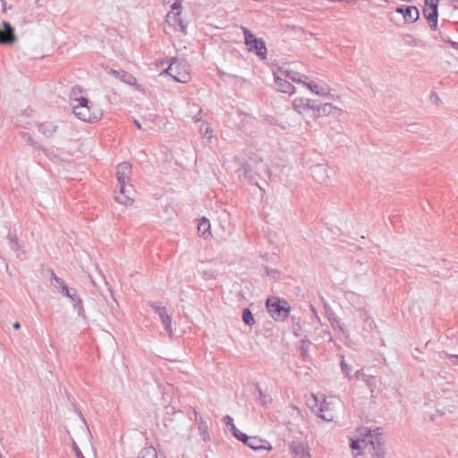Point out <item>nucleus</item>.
<instances>
[{"mask_svg": "<svg viewBox=\"0 0 458 458\" xmlns=\"http://www.w3.org/2000/svg\"><path fill=\"white\" fill-rule=\"evenodd\" d=\"M236 173L240 179H245L250 183L257 185L261 191H264V189L259 186L258 178L274 180L272 171L261 158L259 160L257 158H251L250 163L245 162L242 164V167H240Z\"/></svg>", "mask_w": 458, "mask_h": 458, "instance_id": "obj_1", "label": "nucleus"}, {"mask_svg": "<svg viewBox=\"0 0 458 458\" xmlns=\"http://www.w3.org/2000/svg\"><path fill=\"white\" fill-rule=\"evenodd\" d=\"M81 92V89L79 86L72 87L70 97L72 100L77 102L76 105H72L73 114L79 119L88 123H94L100 119L102 113L99 110L91 111V107L89 104V101L85 97H77L78 93Z\"/></svg>", "mask_w": 458, "mask_h": 458, "instance_id": "obj_2", "label": "nucleus"}, {"mask_svg": "<svg viewBox=\"0 0 458 458\" xmlns=\"http://www.w3.org/2000/svg\"><path fill=\"white\" fill-rule=\"evenodd\" d=\"M131 172V165L129 162H122L116 167V179L120 189V194L115 197V199L120 204H123L125 206L131 205L133 201L129 196L132 185L129 184L127 187Z\"/></svg>", "mask_w": 458, "mask_h": 458, "instance_id": "obj_3", "label": "nucleus"}, {"mask_svg": "<svg viewBox=\"0 0 458 458\" xmlns=\"http://www.w3.org/2000/svg\"><path fill=\"white\" fill-rule=\"evenodd\" d=\"M266 308L271 318L276 321H284L289 317L291 311L289 302L276 296L267 299Z\"/></svg>", "mask_w": 458, "mask_h": 458, "instance_id": "obj_4", "label": "nucleus"}, {"mask_svg": "<svg viewBox=\"0 0 458 458\" xmlns=\"http://www.w3.org/2000/svg\"><path fill=\"white\" fill-rule=\"evenodd\" d=\"M374 433L375 430L369 429L361 442L372 458H384L386 454L384 443L380 441V436Z\"/></svg>", "mask_w": 458, "mask_h": 458, "instance_id": "obj_5", "label": "nucleus"}, {"mask_svg": "<svg viewBox=\"0 0 458 458\" xmlns=\"http://www.w3.org/2000/svg\"><path fill=\"white\" fill-rule=\"evenodd\" d=\"M245 45L250 52L255 53L261 60L267 58L266 43L261 38H256L255 35L247 28L242 27Z\"/></svg>", "mask_w": 458, "mask_h": 458, "instance_id": "obj_6", "label": "nucleus"}, {"mask_svg": "<svg viewBox=\"0 0 458 458\" xmlns=\"http://www.w3.org/2000/svg\"><path fill=\"white\" fill-rule=\"evenodd\" d=\"M171 9L165 16L166 22L174 30L186 34L188 23L181 18L182 0H175L171 5Z\"/></svg>", "mask_w": 458, "mask_h": 458, "instance_id": "obj_7", "label": "nucleus"}, {"mask_svg": "<svg viewBox=\"0 0 458 458\" xmlns=\"http://www.w3.org/2000/svg\"><path fill=\"white\" fill-rule=\"evenodd\" d=\"M149 307L157 313L164 326L165 330L169 334V335H173V327H172V317L168 313L166 308L162 306L160 303L156 301H149Z\"/></svg>", "mask_w": 458, "mask_h": 458, "instance_id": "obj_8", "label": "nucleus"}, {"mask_svg": "<svg viewBox=\"0 0 458 458\" xmlns=\"http://www.w3.org/2000/svg\"><path fill=\"white\" fill-rule=\"evenodd\" d=\"M181 64H177V61L174 60L170 64L167 69L165 70L166 74H169L175 81L181 83H186L191 79L190 73L185 70H180L179 66ZM185 65H182L184 68Z\"/></svg>", "mask_w": 458, "mask_h": 458, "instance_id": "obj_9", "label": "nucleus"}, {"mask_svg": "<svg viewBox=\"0 0 458 458\" xmlns=\"http://www.w3.org/2000/svg\"><path fill=\"white\" fill-rule=\"evenodd\" d=\"M395 12L403 15L405 23H414L420 18L419 9L414 5H401Z\"/></svg>", "mask_w": 458, "mask_h": 458, "instance_id": "obj_10", "label": "nucleus"}, {"mask_svg": "<svg viewBox=\"0 0 458 458\" xmlns=\"http://www.w3.org/2000/svg\"><path fill=\"white\" fill-rule=\"evenodd\" d=\"M344 299L356 311H362L366 307L364 297L352 291L345 292Z\"/></svg>", "mask_w": 458, "mask_h": 458, "instance_id": "obj_11", "label": "nucleus"}, {"mask_svg": "<svg viewBox=\"0 0 458 458\" xmlns=\"http://www.w3.org/2000/svg\"><path fill=\"white\" fill-rule=\"evenodd\" d=\"M315 106V100L305 98H297L293 101V109L299 114L310 113L312 114L313 108Z\"/></svg>", "mask_w": 458, "mask_h": 458, "instance_id": "obj_12", "label": "nucleus"}, {"mask_svg": "<svg viewBox=\"0 0 458 458\" xmlns=\"http://www.w3.org/2000/svg\"><path fill=\"white\" fill-rule=\"evenodd\" d=\"M335 110H336V107L335 106H333V104H331V103L318 104V102L315 100V106L313 108L312 114H310L309 116L316 119L320 116L329 115Z\"/></svg>", "mask_w": 458, "mask_h": 458, "instance_id": "obj_13", "label": "nucleus"}, {"mask_svg": "<svg viewBox=\"0 0 458 458\" xmlns=\"http://www.w3.org/2000/svg\"><path fill=\"white\" fill-rule=\"evenodd\" d=\"M247 446L256 452L273 450V446L270 442L256 436L250 437Z\"/></svg>", "mask_w": 458, "mask_h": 458, "instance_id": "obj_14", "label": "nucleus"}, {"mask_svg": "<svg viewBox=\"0 0 458 458\" xmlns=\"http://www.w3.org/2000/svg\"><path fill=\"white\" fill-rule=\"evenodd\" d=\"M311 175L319 183L327 182L329 180L328 167L326 165L318 164L311 167Z\"/></svg>", "mask_w": 458, "mask_h": 458, "instance_id": "obj_15", "label": "nucleus"}, {"mask_svg": "<svg viewBox=\"0 0 458 458\" xmlns=\"http://www.w3.org/2000/svg\"><path fill=\"white\" fill-rule=\"evenodd\" d=\"M313 402L315 403L313 406H310L311 411L317 414L319 418L326 421H332L334 417L331 413H327V403H318L317 398L313 395Z\"/></svg>", "mask_w": 458, "mask_h": 458, "instance_id": "obj_16", "label": "nucleus"}, {"mask_svg": "<svg viewBox=\"0 0 458 458\" xmlns=\"http://www.w3.org/2000/svg\"><path fill=\"white\" fill-rule=\"evenodd\" d=\"M274 82L278 91L292 95L295 91V87L291 84L285 78H282L274 74Z\"/></svg>", "mask_w": 458, "mask_h": 458, "instance_id": "obj_17", "label": "nucleus"}, {"mask_svg": "<svg viewBox=\"0 0 458 458\" xmlns=\"http://www.w3.org/2000/svg\"><path fill=\"white\" fill-rule=\"evenodd\" d=\"M290 450L297 458H308L310 456L307 445L300 441H293L290 445Z\"/></svg>", "mask_w": 458, "mask_h": 458, "instance_id": "obj_18", "label": "nucleus"}, {"mask_svg": "<svg viewBox=\"0 0 458 458\" xmlns=\"http://www.w3.org/2000/svg\"><path fill=\"white\" fill-rule=\"evenodd\" d=\"M355 377L362 380L367 386L370 389L371 393L374 392L377 387V380L375 376L365 374L362 369H359L355 372Z\"/></svg>", "mask_w": 458, "mask_h": 458, "instance_id": "obj_19", "label": "nucleus"}, {"mask_svg": "<svg viewBox=\"0 0 458 458\" xmlns=\"http://www.w3.org/2000/svg\"><path fill=\"white\" fill-rule=\"evenodd\" d=\"M279 72L284 76L285 79L291 80L293 82L296 83H302L305 81L303 79H308V77L304 74H301L296 71L290 70V69H279Z\"/></svg>", "mask_w": 458, "mask_h": 458, "instance_id": "obj_20", "label": "nucleus"}, {"mask_svg": "<svg viewBox=\"0 0 458 458\" xmlns=\"http://www.w3.org/2000/svg\"><path fill=\"white\" fill-rule=\"evenodd\" d=\"M198 233L200 237L208 240L212 237L211 225L208 219L202 217L198 223Z\"/></svg>", "mask_w": 458, "mask_h": 458, "instance_id": "obj_21", "label": "nucleus"}, {"mask_svg": "<svg viewBox=\"0 0 458 458\" xmlns=\"http://www.w3.org/2000/svg\"><path fill=\"white\" fill-rule=\"evenodd\" d=\"M311 345V342L308 339V337L305 335L303 338L301 339L297 345V349L300 352L301 358L304 360H310V347Z\"/></svg>", "mask_w": 458, "mask_h": 458, "instance_id": "obj_22", "label": "nucleus"}, {"mask_svg": "<svg viewBox=\"0 0 458 458\" xmlns=\"http://www.w3.org/2000/svg\"><path fill=\"white\" fill-rule=\"evenodd\" d=\"M422 13L424 17L428 21L430 29L436 30L437 29L438 10L423 8Z\"/></svg>", "mask_w": 458, "mask_h": 458, "instance_id": "obj_23", "label": "nucleus"}, {"mask_svg": "<svg viewBox=\"0 0 458 458\" xmlns=\"http://www.w3.org/2000/svg\"><path fill=\"white\" fill-rule=\"evenodd\" d=\"M58 126L52 122H44L38 124V131L44 136L50 138L57 131Z\"/></svg>", "mask_w": 458, "mask_h": 458, "instance_id": "obj_24", "label": "nucleus"}, {"mask_svg": "<svg viewBox=\"0 0 458 458\" xmlns=\"http://www.w3.org/2000/svg\"><path fill=\"white\" fill-rule=\"evenodd\" d=\"M303 85H305L308 89H310L311 92L318 96H328L329 95V88L328 87H321L314 81L307 82L304 81Z\"/></svg>", "mask_w": 458, "mask_h": 458, "instance_id": "obj_25", "label": "nucleus"}, {"mask_svg": "<svg viewBox=\"0 0 458 458\" xmlns=\"http://www.w3.org/2000/svg\"><path fill=\"white\" fill-rule=\"evenodd\" d=\"M72 302V308L77 312L78 316L82 318L83 319H86V314L83 307L82 300L80 296L76 297Z\"/></svg>", "mask_w": 458, "mask_h": 458, "instance_id": "obj_26", "label": "nucleus"}, {"mask_svg": "<svg viewBox=\"0 0 458 458\" xmlns=\"http://www.w3.org/2000/svg\"><path fill=\"white\" fill-rule=\"evenodd\" d=\"M327 318L331 324V327L334 329L339 328L344 333V328H343L339 319L337 318L335 313L331 309H329V310L327 309Z\"/></svg>", "mask_w": 458, "mask_h": 458, "instance_id": "obj_27", "label": "nucleus"}, {"mask_svg": "<svg viewBox=\"0 0 458 458\" xmlns=\"http://www.w3.org/2000/svg\"><path fill=\"white\" fill-rule=\"evenodd\" d=\"M138 458H157V452L153 446H147L140 452Z\"/></svg>", "mask_w": 458, "mask_h": 458, "instance_id": "obj_28", "label": "nucleus"}, {"mask_svg": "<svg viewBox=\"0 0 458 458\" xmlns=\"http://www.w3.org/2000/svg\"><path fill=\"white\" fill-rule=\"evenodd\" d=\"M242 321L245 325L251 327L255 324V319L251 310L249 308H245L242 310Z\"/></svg>", "mask_w": 458, "mask_h": 458, "instance_id": "obj_29", "label": "nucleus"}, {"mask_svg": "<svg viewBox=\"0 0 458 458\" xmlns=\"http://www.w3.org/2000/svg\"><path fill=\"white\" fill-rule=\"evenodd\" d=\"M292 170V167L289 165H283L280 169V176L279 181L284 184L290 183V180L288 179L289 173Z\"/></svg>", "mask_w": 458, "mask_h": 458, "instance_id": "obj_30", "label": "nucleus"}, {"mask_svg": "<svg viewBox=\"0 0 458 458\" xmlns=\"http://www.w3.org/2000/svg\"><path fill=\"white\" fill-rule=\"evenodd\" d=\"M60 293L65 297H67L68 299L72 301H73L76 297H78V293H77V290L74 289V288H70L67 286H64L63 287V290H60Z\"/></svg>", "mask_w": 458, "mask_h": 458, "instance_id": "obj_31", "label": "nucleus"}, {"mask_svg": "<svg viewBox=\"0 0 458 458\" xmlns=\"http://www.w3.org/2000/svg\"><path fill=\"white\" fill-rule=\"evenodd\" d=\"M7 239L10 243V248L13 251H18L21 249V244L19 242L18 237L15 234H12L11 233H8Z\"/></svg>", "mask_w": 458, "mask_h": 458, "instance_id": "obj_32", "label": "nucleus"}, {"mask_svg": "<svg viewBox=\"0 0 458 458\" xmlns=\"http://www.w3.org/2000/svg\"><path fill=\"white\" fill-rule=\"evenodd\" d=\"M232 434L237 440L241 441L242 443L247 445V443L249 442V439L250 437V436L242 432L236 427H233V431L232 432Z\"/></svg>", "mask_w": 458, "mask_h": 458, "instance_id": "obj_33", "label": "nucleus"}, {"mask_svg": "<svg viewBox=\"0 0 458 458\" xmlns=\"http://www.w3.org/2000/svg\"><path fill=\"white\" fill-rule=\"evenodd\" d=\"M15 35L6 34L5 32L0 33V45H12L15 42Z\"/></svg>", "mask_w": 458, "mask_h": 458, "instance_id": "obj_34", "label": "nucleus"}, {"mask_svg": "<svg viewBox=\"0 0 458 458\" xmlns=\"http://www.w3.org/2000/svg\"><path fill=\"white\" fill-rule=\"evenodd\" d=\"M119 78L121 79L122 81H123L129 85H133L137 81V80L134 76H132L131 73H129L125 71H121V74L119 75Z\"/></svg>", "mask_w": 458, "mask_h": 458, "instance_id": "obj_35", "label": "nucleus"}, {"mask_svg": "<svg viewBox=\"0 0 458 458\" xmlns=\"http://www.w3.org/2000/svg\"><path fill=\"white\" fill-rule=\"evenodd\" d=\"M293 321V333L296 337H299L301 335L302 327L300 322V318H297L295 317H292Z\"/></svg>", "mask_w": 458, "mask_h": 458, "instance_id": "obj_36", "label": "nucleus"}, {"mask_svg": "<svg viewBox=\"0 0 458 458\" xmlns=\"http://www.w3.org/2000/svg\"><path fill=\"white\" fill-rule=\"evenodd\" d=\"M403 40H404V43L408 46H411V47H416L418 46V40L411 34H404L403 35Z\"/></svg>", "mask_w": 458, "mask_h": 458, "instance_id": "obj_37", "label": "nucleus"}, {"mask_svg": "<svg viewBox=\"0 0 458 458\" xmlns=\"http://www.w3.org/2000/svg\"><path fill=\"white\" fill-rule=\"evenodd\" d=\"M341 370L345 377L351 379L350 372L352 371V366L346 364L344 360L341 361Z\"/></svg>", "mask_w": 458, "mask_h": 458, "instance_id": "obj_38", "label": "nucleus"}, {"mask_svg": "<svg viewBox=\"0 0 458 458\" xmlns=\"http://www.w3.org/2000/svg\"><path fill=\"white\" fill-rule=\"evenodd\" d=\"M439 0H425V7L431 10H438Z\"/></svg>", "mask_w": 458, "mask_h": 458, "instance_id": "obj_39", "label": "nucleus"}, {"mask_svg": "<svg viewBox=\"0 0 458 458\" xmlns=\"http://www.w3.org/2000/svg\"><path fill=\"white\" fill-rule=\"evenodd\" d=\"M2 25H3V28H4V32H5L6 34L15 35L14 34V28L12 26V24L10 22L3 21Z\"/></svg>", "mask_w": 458, "mask_h": 458, "instance_id": "obj_40", "label": "nucleus"}, {"mask_svg": "<svg viewBox=\"0 0 458 458\" xmlns=\"http://www.w3.org/2000/svg\"><path fill=\"white\" fill-rule=\"evenodd\" d=\"M224 422L226 426L230 427L231 432L233 431V427H236L233 423V419L230 415H225L223 418Z\"/></svg>", "mask_w": 458, "mask_h": 458, "instance_id": "obj_41", "label": "nucleus"}, {"mask_svg": "<svg viewBox=\"0 0 458 458\" xmlns=\"http://www.w3.org/2000/svg\"><path fill=\"white\" fill-rule=\"evenodd\" d=\"M257 391L259 393V400L262 405L267 403V396L263 393L260 386L259 385L256 386Z\"/></svg>", "mask_w": 458, "mask_h": 458, "instance_id": "obj_42", "label": "nucleus"}, {"mask_svg": "<svg viewBox=\"0 0 458 458\" xmlns=\"http://www.w3.org/2000/svg\"><path fill=\"white\" fill-rule=\"evenodd\" d=\"M31 146L35 148V149H38V150H42L46 156H49V151L48 149H47L46 148H44L42 145H40L38 142L37 141H32L31 142Z\"/></svg>", "mask_w": 458, "mask_h": 458, "instance_id": "obj_43", "label": "nucleus"}, {"mask_svg": "<svg viewBox=\"0 0 458 458\" xmlns=\"http://www.w3.org/2000/svg\"><path fill=\"white\" fill-rule=\"evenodd\" d=\"M361 443L360 441L359 440H354V439H351V442H350V447L352 449V450H360L362 447H361Z\"/></svg>", "mask_w": 458, "mask_h": 458, "instance_id": "obj_44", "label": "nucleus"}, {"mask_svg": "<svg viewBox=\"0 0 458 458\" xmlns=\"http://www.w3.org/2000/svg\"><path fill=\"white\" fill-rule=\"evenodd\" d=\"M55 286L58 287L59 291L60 290H63V287L64 286H67V284H65V282L61 278V277H57L55 279V281L54 283H52Z\"/></svg>", "mask_w": 458, "mask_h": 458, "instance_id": "obj_45", "label": "nucleus"}, {"mask_svg": "<svg viewBox=\"0 0 458 458\" xmlns=\"http://www.w3.org/2000/svg\"><path fill=\"white\" fill-rule=\"evenodd\" d=\"M72 449L77 458H85L81 449L78 447L75 442L72 444Z\"/></svg>", "mask_w": 458, "mask_h": 458, "instance_id": "obj_46", "label": "nucleus"}, {"mask_svg": "<svg viewBox=\"0 0 458 458\" xmlns=\"http://www.w3.org/2000/svg\"><path fill=\"white\" fill-rule=\"evenodd\" d=\"M445 355H446V357L448 358L449 361L452 364L458 366V355H456V354H448V353H445Z\"/></svg>", "mask_w": 458, "mask_h": 458, "instance_id": "obj_47", "label": "nucleus"}, {"mask_svg": "<svg viewBox=\"0 0 458 458\" xmlns=\"http://www.w3.org/2000/svg\"><path fill=\"white\" fill-rule=\"evenodd\" d=\"M430 98H431L432 100H434V102H435L436 104H438V103H440V102H441L440 98L437 96V94L436 92L431 93Z\"/></svg>", "mask_w": 458, "mask_h": 458, "instance_id": "obj_48", "label": "nucleus"}, {"mask_svg": "<svg viewBox=\"0 0 458 458\" xmlns=\"http://www.w3.org/2000/svg\"><path fill=\"white\" fill-rule=\"evenodd\" d=\"M199 428L200 431H207L208 430V425L205 421H200V423H199Z\"/></svg>", "mask_w": 458, "mask_h": 458, "instance_id": "obj_49", "label": "nucleus"}, {"mask_svg": "<svg viewBox=\"0 0 458 458\" xmlns=\"http://www.w3.org/2000/svg\"><path fill=\"white\" fill-rule=\"evenodd\" d=\"M1 4H2V7H3V12H6L7 9H11L12 6L9 5L7 6V3L5 0H1Z\"/></svg>", "mask_w": 458, "mask_h": 458, "instance_id": "obj_50", "label": "nucleus"}, {"mask_svg": "<svg viewBox=\"0 0 458 458\" xmlns=\"http://www.w3.org/2000/svg\"><path fill=\"white\" fill-rule=\"evenodd\" d=\"M448 43L454 49L458 51V42L453 41L451 38H448Z\"/></svg>", "mask_w": 458, "mask_h": 458, "instance_id": "obj_51", "label": "nucleus"}, {"mask_svg": "<svg viewBox=\"0 0 458 458\" xmlns=\"http://www.w3.org/2000/svg\"><path fill=\"white\" fill-rule=\"evenodd\" d=\"M194 414H195V420L198 423H200V421H204L202 417L200 416V414L199 412H197L196 411H194Z\"/></svg>", "mask_w": 458, "mask_h": 458, "instance_id": "obj_52", "label": "nucleus"}, {"mask_svg": "<svg viewBox=\"0 0 458 458\" xmlns=\"http://www.w3.org/2000/svg\"><path fill=\"white\" fill-rule=\"evenodd\" d=\"M57 277H58V276H57L55 275V273L52 270V271H51V276H50L51 283H54Z\"/></svg>", "mask_w": 458, "mask_h": 458, "instance_id": "obj_53", "label": "nucleus"}, {"mask_svg": "<svg viewBox=\"0 0 458 458\" xmlns=\"http://www.w3.org/2000/svg\"><path fill=\"white\" fill-rule=\"evenodd\" d=\"M13 327L14 329L18 330V329H20V328H21V324H20L18 321H16V322H14V323L13 324Z\"/></svg>", "mask_w": 458, "mask_h": 458, "instance_id": "obj_54", "label": "nucleus"}, {"mask_svg": "<svg viewBox=\"0 0 458 458\" xmlns=\"http://www.w3.org/2000/svg\"><path fill=\"white\" fill-rule=\"evenodd\" d=\"M0 261L4 264L6 269L8 268V264L5 262L4 257L0 254Z\"/></svg>", "mask_w": 458, "mask_h": 458, "instance_id": "obj_55", "label": "nucleus"}, {"mask_svg": "<svg viewBox=\"0 0 458 458\" xmlns=\"http://www.w3.org/2000/svg\"><path fill=\"white\" fill-rule=\"evenodd\" d=\"M134 125L138 128V129H141V124L138 121V120H134Z\"/></svg>", "mask_w": 458, "mask_h": 458, "instance_id": "obj_56", "label": "nucleus"}, {"mask_svg": "<svg viewBox=\"0 0 458 458\" xmlns=\"http://www.w3.org/2000/svg\"><path fill=\"white\" fill-rule=\"evenodd\" d=\"M111 72L117 77H119V75L121 74V71H115L113 69L111 70Z\"/></svg>", "mask_w": 458, "mask_h": 458, "instance_id": "obj_57", "label": "nucleus"}, {"mask_svg": "<svg viewBox=\"0 0 458 458\" xmlns=\"http://www.w3.org/2000/svg\"><path fill=\"white\" fill-rule=\"evenodd\" d=\"M111 72L117 77H119V75L121 74V71H115L113 69L111 70Z\"/></svg>", "mask_w": 458, "mask_h": 458, "instance_id": "obj_58", "label": "nucleus"}, {"mask_svg": "<svg viewBox=\"0 0 458 458\" xmlns=\"http://www.w3.org/2000/svg\"><path fill=\"white\" fill-rule=\"evenodd\" d=\"M193 119H194L195 122H199V121L201 120V117L198 116V115H195Z\"/></svg>", "mask_w": 458, "mask_h": 458, "instance_id": "obj_59", "label": "nucleus"}, {"mask_svg": "<svg viewBox=\"0 0 458 458\" xmlns=\"http://www.w3.org/2000/svg\"><path fill=\"white\" fill-rule=\"evenodd\" d=\"M276 125H278L281 129L283 130H285L286 129V126L284 125V124H281V123H276Z\"/></svg>", "mask_w": 458, "mask_h": 458, "instance_id": "obj_60", "label": "nucleus"}, {"mask_svg": "<svg viewBox=\"0 0 458 458\" xmlns=\"http://www.w3.org/2000/svg\"><path fill=\"white\" fill-rule=\"evenodd\" d=\"M311 312H313L315 315H317L316 309L311 305L310 306Z\"/></svg>", "mask_w": 458, "mask_h": 458, "instance_id": "obj_61", "label": "nucleus"}, {"mask_svg": "<svg viewBox=\"0 0 458 458\" xmlns=\"http://www.w3.org/2000/svg\"><path fill=\"white\" fill-rule=\"evenodd\" d=\"M448 38H449V37H444V36H442V39H443V41H445V42H448Z\"/></svg>", "mask_w": 458, "mask_h": 458, "instance_id": "obj_62", "label": "nucleus"}, {"mask_svg": "<svg viewBox=\"0 0 458 458\" xmlns=\"http://www.w3.org/2000/svg\"><path fill=\"white\" fill-rule=\"evenodd\" d=\"M28 141L30 142V144L31 145V142L34 141L30 137L28 139Z\"/></svg>", "mask_w": 458, "mask_h": 458, "instance_id": "obj_63", "label": "nucleus"}]
</instances>
